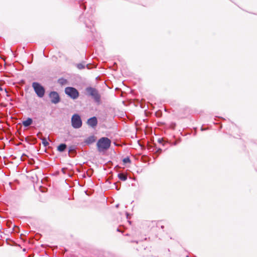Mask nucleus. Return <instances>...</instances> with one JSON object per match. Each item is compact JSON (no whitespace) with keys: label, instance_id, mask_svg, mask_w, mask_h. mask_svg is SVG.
Here are the masks:
<instances>
[{"label":"nucleus","instance_id":"f8f14e48","mask_svg":"<svg viewBox=\"0 0 257 257\" xmlns=\"http://www.w3.org/2000/svg\"><path fill=\"white\" fill-rule=\"evenodd\" d=\"M41 140L42 141V144H43V145H44V147H47V146H48L49 145V143L47 141L46 138H41Z\"/></svg>","mask_w":257,"mask_h":257},{"label":"nucleus","instance_id":"423d86ee","mask_svg":"<svg viewBox=\"0 0 257 257\" xmlns=\"http://www.w3.org/2000/svg\"><path fill=\"white\" fill-rule=\"evenodd\" d=\"M49 97L51 99L52 103L57 104L60 101V98L58 93L56 91H51L49 93Z\"/></svg>","mask_w":257,"mask_h":257},{"label":"nucleus","instance_id":"a211bd4d","mask_svg":"<svg viewBox=\"0 0 257 257\" xmlns=\"http://www.w3.org/2000/svg\"><path fill=\"white\" fill-rule=\"evenodd\" d=\"M158 151L161 152V151H162V150H161V149H159V150H158Z\"/></svg>","mask_w":257,"mask_h":257},{"label":"nucleus","instance_id":"f03ea898","mask_svg":"<svg viewBox=\"0 0 257 257\" xmlns=\"http://www.w3.org/2000/svg\"><path fill=\"white\" fill-rule=\"evenodd\" d=\"M86 92L87 94L91 96L96 102H100V95L96 89L91 87H88L86 88Z\"/></svg>","mask_w":257,"mask_h":257},{"label":"nucleus","instance_id":"9b49d317","mask_svg":"<svg viewBox=\"0 0 257 257\" xmlns=\"http://www.w3.org/2000/svg\"><path fill=\"white\" fill-rule=\"evenodd\" d=\"M118 177L122 181H125L127 179V176L123 173L118 174Z\"/></svg>","mask_w":257,"mask_h":257},{"label":"nucleus","instance_id":"f3484780","mask_svg":"<svg viewBox=\"0 0 257 257\" xmlns=\"http://www.w3.org/2000/svg\"><path fill=\"white\" fill-rule=\"evenodd\" d=\"M115 188L116 189V190H119V188H118V187L117 186H115Z\"/></svg>","mask_w":257,"mask_h":257},{"label":"nucleus","instance_id":"6ab92c4d","mask_svg":"<svg viewBox=\"0 0 257 257\" xmlns=\"http://www.w3.org/2000/svg\"><path fill=\"white\" fill-rule=\"evenodd\" d=\"M163 227H164V226H161V228H163Z\"/></svg>","mask_w":257,"mask_h":257},{"label":"nucleus","instance_id":"39448f33","mask_svg":"<svg viewBox=\"0 0 257 257\" xmlns=\"http://www.w3.org/2000/svg\"><path fill=\"white\" fill-rule=\"evenodd\" d=\"M65 93L73 99H77L79 96L78 90L72 87H67L65 89Z\"/></svg>","mask_w":257,"mask_h":257},{"label":"nucleus","instance_id":"0eeeda50","mask_svg":"<svg viewBox=\"0 0 257 257\" xmlns=\"http://www.w3.org/2000/svg\"><path fill=\"white\" fill-rule=\"evenodd\" d=\"M87 124L92 127H95L97 124V119L95 116L92 117L87 120Z\"/></svg>","mask_w":257,"mask_h":257},{"label":"nucleus","instance_id":"ddd939ff","mask_svg":"<svg viewBox=\"0 0 257 257\" xmlns=\"http://www.w3.org/2000/svg\"><path fill=\"white\" fill-rule=\"evenodd\" d=\"M76 66L79 69H82L85 68V65L82 63H79L76 65Z\"/></svg>","mask_w":257,"mask_h":257},{"label":"nucleus","instance_id":"7ed1b4c3","mask_svg":"<svg viewBox=\"0 0 257 257\" xmlns=\"http://www.w3.org/2000/svg\"><path fill=\"white\" fill-rule=\"evenodd\" d=\"M32 87L38 97L42 98L44 96L45 92V88L39 83L36 82H33Z\"/></svg>","mask_w":257,"mask_h":257},{"label":"nucleus","instance_id":"6e6552de","mask_svg":"<svg viewBox=\"0 0 257 257\" xmlns=\"http://www.w3.org/2000/svg\"><path fill=\"white\" fill-rule=\"evenodd\" d=\"M33 122V120L31 118H28L26 120L23 121V124L25 127L30 126Z\"/></svg>","mask_w":257,"mask_h":257},{"label":"nucleus","instance_id":"1a4fd4ad","mask_svg":"<svg viewBox=\"0 0 257 257\" xmlns=\"http://www.w3.org/2000/svg\"><path fill=\"white\" fill-rule=\"evenodd\" d=\"M67 148V145L65 144H61L57 147V151L60 152H62L65 151Z\"/></svg>","mask_w":257,"mask_h":257},{"label":"nucleus","instance_id":"f257e3e1","mask_svg":"<svg viewBox=\"0 0 257 257\" xmlns=\"http://www.w3.org/2000/svg\"><path fill=\"white\" fill-rule=\"evenodd\" d=\"M111 141L106 137H102L98 140L97 143V147L99 152L103 151L109 148Z\"/></svg>","mask_w":257,"mask_h":257},{"label":"nucleus","instance_id":"9d476101","mask_svg":"<svg viewBox=\"0 0 257 257\" xmlns=\"http://www.w3.org/2000/svg\"><path fill=\"white\" fill-rule=\"evenodd\" d=\"M95 140V137L94 136H90L86 140L85 142L87 144H90L94 142Z\"/></svg>","mask_w":257,"mask_h":257},{"label":"nucleus","instance_id":"aec40b11","mask_svg":"<svg viewBox=\"0 0 257 257\" xmlns=\"http://www.w3.org/2000/svg\"><path fill=\"white\" fill-rule=\"evenodd\" d=\"M0 90H2V88H0Z\"/></svg>","mask_w":257,"mask_h":257},{"label":"nucleus","instance_id":"dca6fc26","mask_svg":"<svg viewBox=\"0 0 257 257\" xmlns=\"http://www.w3.org/2000/svg\"><path fill=\"white\" fill-rule=\"evenodd\" d=\"M66 81V80H65V79H59V82L60 83H61V84H63V82H64V81Z\"/></svg>","mask_w":257,"mask_h":257},{"label":"nucleus","instance_id":"20e7f679","mask_svg":"<svg viewBox=\"0 0 257 257\" xmlns=\"http://www.w3.org/2000/svg\"><path fill=\"white\" fill-rule=\"evenodd\" d=\"M71 125L74 128H80L82 125V122L80 116L78 114H74L71 117Z\"/></svg>","mask_w":257,"mask_h":257},{"label":"nucleus","instance_id":"4468645a","mask_svg":"<svg viewBox=\"0 0 257 257\" xmlns=\"http://www.w3.org/2000/svg\"><path fill=\"white\" fill-rule=\"evenodd\" d=\"M123 162L124 163H130L131 162V161H130V159L129 158L126 157L123 159Z\"/></svg>","mask_w":257,"mask_h":257},{"label":"nucleus","instance_id":"2eb2a0df","mask_svg":"<svg viewBox=\"0 0 257 257\" xmlns=\"http://www.w3.org/2000/svg\"><path fill=\"white\" fill-rule=\"evenodd\" d=\"M85 23L86 26L87 27H91V25H93V24L92 23H91V24H90V25H89V24H88L87 23L86 21H85Z\"/></svg>","mask_w":257,"mask_h":257}]
</instances>
